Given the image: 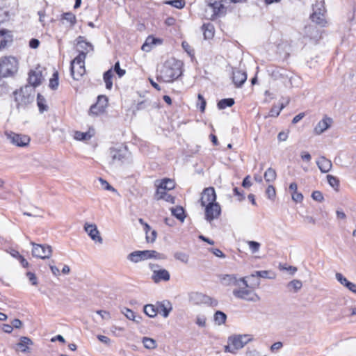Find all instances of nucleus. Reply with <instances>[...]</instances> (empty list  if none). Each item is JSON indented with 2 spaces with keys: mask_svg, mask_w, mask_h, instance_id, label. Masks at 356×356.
<instances>
[{
  "mask_svg": "<svg viewBox=\"0 0 356 356\" xmlns=\"http://www.w3.org/2000/svg\"><path fill=\"white\" fill-rule=\"evenodd\" d=\"M182 63L175 58L166 60L157 74V80L163 82H172L182 74Z\"/></svg>",
  "mask_w": 356,
  "mask_h": 356,
  "instance_id": "obj_1",
  "label": "nucleus"
},
{
  "mask_svg": "<svg viewBox=\"0 0 356 356\" xmlns=\"http://www.w3.org/2000/svg\"><path fill=\"white\" fill-rule=\"evenodd\" d=\"M35 90L33 88L26 85L22 87L19 90L13 92L15 102L17 104V108L24 107L34 100Z\"/></svg>",
  "mask_w": 356,
  "mask_h": 356,
  "instance_id": "obj_2",
  "label": "nucleus"
},
{
  "mask_svg": "<svg viewBox=\"0 0 356 356\" xmlns=\"http://www.w3.org/2000/svg\"><path fill=\"white\" fill-rule=\"evenodd\" d=\"M127 259L131 262L138 263L149 259L163 260L166 259V256L156 250H136L129 254Z\"/></svg>",
  "mask_w": 356,
  "mask_h": 356,
  "instance_id": "obj_3",
  "label": "nucleus"
},
{
  "mask_svg": "<svg viewBox=\"0 0 356 356\" xmlns=\"http://www.w3.org/2000/svg\"><path fill=\"white\" fill-rule=\"evenodd\" d=\"M243 286L233 290V295L235 298L250 302H257L260 300L259 296L253 290L248 289L249 286L245 277L240 279Z\"/></svg>",
  "mask_w": 356,
  "mask_h": 356,
  "instance_id": "obj_4",
  "label": "nucleus"
},
{
  "mask_svg": "<svg viewBox=\"0 0 356 356\" xmlns=\"http://www.w3.org/2000/svg\"><path fill=\"white\" fill-rule=\"evenodd\" d=\"M17 60L13 56L0 58V77L13 76L17 72Z\"/></svg>",
  "mask_w": 356,
  "mask_h": 356,
  "instance_id": "obj_5",
  "label": "nucleus"
},
{
  "mask_svg": "<svg viewBox=\"0 0 356 356\" xmlns=\"http://www.w3.org/2000/svg\"><path fill=\"white\" fill-rule=\"evenodd\" d=\"M77 51L79 52V55L74 59V62H81L85 60L87 54L94 50L93 45L88 42L85 37L79 36L76 39Z\"/></svg>",
  "mask_w": 356,
  "mask_h": 356,
  "instance_id": "obj_6",
  "label": "nucleus"
},
{
  "mask_svg": "<svg viewBox=\"0 0 356 356\" xmlns=\"http://www.w3.org/2000/svg\"><path fill=\"white\" fill-rule=\"evenodd\" d=\"M226 9L222 1L209 3L205 13L207 17L210 20H214L225 14Z\"/></svg>",
  "mask_w": 356,
  "mask_h": 356,
  "instance_id": "obj_7",
  "label": "nucleus"
},
{
  "mask_svg": "<svg viewBox=\"0 0 356 356\" xmlns=\"http://www.w3.org/2000/svg\"><path fill=\"white\" fill-rule=\"evenodd\" d=\"M189 301L194 305L205 304L212 307L218 305V301L211 297L200 292H192L189 294Z\"/></svg>",
  "mask_w": 356,
  "mask_h": 356,
  "instance_id": "obj_8",
  "label": "nucleus"
},
{
  "mask_svg": "<svg viewBox=\"0 0 356 356\" xmlns=\"http://www.w3.org/2000/svg\"><path fill=\"white\" fill-rule=\"evenodd\" d=\"M33 245L32 255L34 257L40 258L42 259H49L52 254L51 247L46 244H37L34 242H31Z\"/></svg>",
  "mask_w": 356,
  "mask_h": 356,
  "instance_id": "obj_9",
  "label": "nucleus"
},
{
  "mask_svg": "<svg viewBox=\"0 0 356 356\" xmlns=\"http://www.w3.org/2000/svg\"><path fill=\"white\" fill-rule=\"evenodd\" d=\"M253 340L250 334L232 335L228 337V343L232 344L234 349L239 350L243 348L247 343Z\"/></svg>",
  "mask_w": 356,
  "mask_h": 356,
  "instance_id": "obj_10",
  "label": "nucleus"
},
{
  "mask_svg": "<svg viewBox=\"0 0 356 356\" xmlns=\"http://www.w3.org/2000/svg\"><path fill=\"white\" fill-rule=\"evenodd\" d=\"M5 136L12 144L18 147H25L30 142V138L28 136L16 134L11 131H6Z\"/></svg>",
  "mask_w": 356,
  "mask_h": 356,
  "instance_id": "obj_11",
  "label": "nucleus"
},
{
  "mask_svg": "<svg viewBox=\"0 0 356 356\" xmlns=\"http://www.w3.org/2000/svg\"><path fill=\"white\" fill-rule=\"evenodd\" d=\"M108 104V98L105 95H99L97 101L95 104H92L89 110V115H98L103 113Z\"/></svg>",
  "mask_w": 356,
  "mask_h": 356,
  "instance_id": "obj_12",
  "label": "nucleus"
},
{
  "mask_svg": "<svg viewBox=\"0 0 356 356\" xmlns=\"http://www.w3.org/2000/svg\"><path fill=\"white\" fill-rule=\"evenodd\" d=\"M216 195L213 187L207 188L203 191L200 199L201 205L202 207H206L208 205L216 204Z\"/></svg>",
  "mask_w": 356,
  "mask_h": 356,
  "instance_id": "obj_13",
  "label": "nucleus"
},
{
  "mask_svg": "<svg viewBox=\"0 0 356 356\" xmlns=\"http://www.w3.org/2000/svg\"><path fill=\"white\" fill-rule=\"evenodd\" d=\"M86 72L85 60L81 62L71 61L70 73L74 80H79Z\"/></svg>",
  "mask_w": 356,
  "mask_h": 356,
  "instance_id": "obj_14",
  "label": "nucleus"
},
{
  "mask_svg": "<svg viewBox=\"0 0 356 356\" xmlns=\"http://www.w3.org/2000/svg\"><path fill=\"white\" fill-rule=\"evenodd\" d=\"M221 213V208L218 203L208 205L205 207V219L211 222L214 219H217Z\"/></svg>",
  "mask_w": 356,
  "mask_h": 356,
  "instance_id": "obj_15",
  "label": "nucleus"
},
{
  "mask_svg": "<svg viewBox=\"0 0 356 356\" xmlns=\"http://www.w3.org/2000/svg\"><path fill=\"white\" fill-rule=\"evenodd\" d=\"M84 229L92 240L95 242H98L99 243H103V239L100 236L99 232L95 224L86 223L84 225Z\"/></svg>",
  "mask_w": 356,
  "mask_h": 356,
  "instance_id": "obj_16",
  "label": "nucleus"
},
{
  "mask_svg": "<svg viewBox=\"0 0 356 356\" xmlns=\"http://www.w3.org/2000/svg\"><path fill=\"white\" fill-rule=\"evenodd\" d=\"M332 123V119L327 116H325L321 121L318 122L314 127V131L316 134L320 135L329 129Z\"/></svg>",
  "mask_w": 356,
  "mask_h": 356,
  "instance_id": "obj_17",
  "label": "nucleus"
},
{
  "mask_svg": "<svg viewBox=\"0 0 356 356\" xmlns=\"http://www.w3.org/2000/svg\"><path fill=\"white\" fill-rule=\"evenodd\" d=\"M170 275L169 272L165 269L153 270L152 279L155 283H159L161 281L167 282L170 280Z\"/></svg>",
  "mask_w": 356,
  "mask_h": 356,
  "instance_id": "obj_18",
  "label": "nucleus"
},
{
  "mask_svg": "<svg viewBox=\"0 0 356 356\" xmlns=\"http://www.w3.org/2000/svg\"><path fill=\"white\" fill-rule=\"evenodd\" d=\"M162 43V39L155 38L153 35H149L142 46V50L146 52L150 51L153 47L160 45Z\"/></svg>",
  "mask_w": 356,
  "mask_h": 356,
  "instance_id": "obj_19",
  "label": "nucleus"
},
{
  "mask_svg": "<svg viewBox=\"0 0 356 356\" xmlns=\"http://www.w3.org/2000/svg\"><path fill=\"white\" fill-rule=\"evenodd\" d=\"M42 72L40 70H31L29 73L28 82L29 86L36 87L41 84L42 82Z\"/></svg>",
  "mask_w": 356,
  "mask_h": 356,
  "instance_id": "obj_20",
  "label": "nucleus"
},
{
  "mask_svg": "<svg viewBox=\"0 0 356 356\" xmlns=\"http://www.w3.org/2000/svg\"><path fill=\"white\" fill-rule=\"evenodd\" d=\"M13 42V35L10 31L0 30V50L6 48L8 44Z\"/></svg>",
  "mask_w": 356,
  "mask_h": 356,
  "instance_id": "obj_21",
  "label": "nucleus"
},
{
  "mask_svg": "<svg viewBox=\"0 0 356 356\" xmlns=\"http://www.w3.org/2000/svg\"><path fill=\"white\" fill-rule=\"evenodd\" d=\"M247 79L245 72L241 70H234L232 72V81L236 87H241Z\"/></svg>",
  "mask_w": 356,
  "mask_h": 356,
  "instance_id": "obj_22",
  "label": "nucleus"
},
{
  "mask_svg": "<svg viewBox=\"0 0 356 356\" xmlns=\"http://www.w3.org/2000/svg\"><path fill=\"white\" fill-rule=\"evenodd\" d=\"M337 281L346 287L348 290L356 294V284L348 281L341 273H337L335 275Z\"/></svg>",
  "mask_w": 356,
  "mask_h": 356,
  "instance_id": "obj_23",
  "label": "nucleus"
},
{
  "mask_svg": "<svg viewBox=\"0 0 356 356\" xmlns=\"http://www.w3.org/2000/svg\"><path fill=\"white\" fill-rule=\"evenodd\" d=\"M316 164L323 173L328 172L332 166L330 160L327 159L325 156H321L316 161Z\"/></svg>",
  "mask_w": 356,
  "mask_h": 356,
  "instance_id": "obj_24",
  "label": "nucleus"
},
{
  "mask_svg": "<svg viewBox=\"0 0 356 356\" xmlns=\"http://www.w3.org/2000/svg\"><path fill=\"white\" fill-rule=\"evenodd\" d=\"M156 182H159V181L157 180ZM156 186L159 191H170L175 188V182L170 179L165 178L159 181V183Z\"/></svg>",
  "mask_w": 356,
  "mask_h": 356,
  "instance_id": "obj_25",
  "label": "nucleus"
},
{
  "mask_svg": "<svg viewBox=\"0 0 356 356\" xmlns=\"http://www.w3.org/2000/svg\"><path fill=\"white\" fill-rule=\"evenodd\" d=\"M32 344L33 341L30 338L27 337H21L17 346L21 352L27 353L29 352V346Z\"/></svg>",
  "mask_w": 356,
  "mask_h": 356,
  "instance_id": "obj_26",
  "label": "nucleus"
},
{
  "mask_svg": "<svg viewBox=\"0 0 356 356\" xmlns=\"http://www.w3.org/2000/svg\"><path fill=\"white\" fill-rule=\"evenodd\" d=\"M221 282L225 286H239L240 279L238 280L235 275H225L221 278Z\"/></svg>",
  "mask_w": 356,
  "mask_h": 356,
  "instance_id": "obj_27",
  "label": "nucleus"
},
{
  "mask_svg": "<svg viewBox=\"0 0 356 356\" xmlns=\"http://www.w3.org/2000/svg\"><path fill=\"white\" fill-rule=\"evenodd\" d=\"M310 18L312 22L321 26H325L326 24L324 13H318L317 8H314V12L311 15Z\"/></svg>",
  "mask_w": 356,
  "mask_h": 356,
  "instance_id": "obj_28",
  "label": "nucleus"
},
{
  "mask_svg": "<svg viewBox=\"0 0 356 356\" xmlns=\"http://www.w3.org/2000/svg\"><path fill=\"white\" fill-rule=\"evenodd\" d=\"M166 191H167L164 190L163 191H159V189H156V199L158 200H164L168 202L173 204L175 202V197L168 194Z\"/></svg>",
  "mask_w": 356,
  "mask_h": 356,
  "instance_id": "obj_29",
  "label": "nucleus"
},
{
  "mask_svg": "<svg viewBox=\"0 0 356 356\" xmlns=\"http://www.w3.org/2000/svg\"><path fill=\"white\" fill-rule=\"evenodd\" d=\"M109 156L111 158V162L115 163L120 161L124 159V155L121 150L111 147L109 149Z\"/></svg>",
  "mask_w": 356,
  "mask_h": 356,
  "instance_id": "obj_30",
  "label": "nucleus"
},
{
  "mask_svg": "<svg viewBox=\"0 0 356 356\" xmlns=\"http://www.w3.org/2000/svg\"><path fill=\"white\" fill-rule=\"evenodd\" d=\"M121 312L128 319L136 323H139L141 319L140 316H136L132 310L128 308L124 307Z\"/></svg>",
  "mask_w": 356,
  "mask_h": 356,
  "instance_id": "obj_31",
  "label": "nucleus"
},
{
  "mask_svg": "<svg viewBox=\"0 0 356 356\" xmlns=\"http://www.w3.org/2000/svg\"><path fill=\"white\" fill-rule=\"evenodd\" d=\"M113 73L112 69H110L105 72L103 75V79L105 82L106 89L111 90L113 87Z\"/></svg>",
  "mask_w": 356,
  "mask_h": 356,
  "instance_id": "obj_32",
  "label": "nucleus"
},
{
  "mask_svg": "<svg viewBox=\"0 0 356 356\" xmlns=\"http://www.w3.org/2000/svg\"><path fill=\"white\" fill-rule=\"evenodd\" d=\"M264 177L266 182H273L277 177L276 171L272 168H268L264 172Z\"/></svg>",
  "mask_w": 356,
  "mask_h": 356,
  "instance_id": "obj_33",
  "label": "nucleus"
},
{
  "mask_svg": "<svg viewBox=\"0 0 356 356\" xmlns=\"http://www.w3.org/2000/svg\"><path fill=\"white\" fill-rule=\"evenodd\" d=\"M159 310L158 307H156L153 305H147L144 307V312L149 317L153 318L155 317L159 313Z\"/></svg>",
  "mask_w": 356,
  "mask_h": 356,
  "instance_id": "obj_34",
  "label": "nucleus"
},
{
  "mask_svg": "<svg viewBox=\"0 0 356 356\" xmlns=\"http://www.w3.org/2000/svg\"><path fill=\"white\" fill-rule=\"evenodd\" d=\"M158 309L159 310V313H162V315L164 318H167L169 316L170 311L172 309V307L169 302H167V305L165 303H160L158 306Z\"/></svg>",
  "mask_w": 356,
  "mask_h": 356,
  "instance_id": "obj_35",
  "label": "nucleus"
},
{
  "mask_svg": "<svg viewBox=\"0 0 356 356\" xmlns=\"http://www.w3.org/2000/svg\"><path fill=\"white\" fill-rule=\"evenodd\" d=\"M286 286L289 291L297 292L302 288V284L300 280H293L289 282Z\"/></svg>",
  "mask_w": 356,
  "mask_h": 356,
  "instance_id": "obj_36",
  "label": "nucleus"
},
{
  "mask_svg": "<svg viewBox=\"0 0 356 356\" xmlns=\"http://www.w3.org/2000/svg\"><path fill=\"white\" fill-rule=\"evenodd\" d=\"M227 320V315L221 312V311H216L214 314V321L215 323L221 325L222 324H225Z\"/></svg>",
  "mask_w": 356,
  "mask_h": 356,
  "instance_id": "obj_37",
  "label": "nucleus"
},
{
  "mask_svg": "<svg viewBox=\"0 0 356 356\" xmlns=\"http://www.w3.org/2000/svg\"><path fill=\"white\" fill-rule=\"evenodd\" d=\"M172 214L178 220L183 222L185 219L184 210L181 207H177L171 209Z\"/></svg>",
  "mask_w": 356,
  "mask_h": 356,
  "instance_id": "obj_38",
  "label": "nucleus"
},
{
  "mask_svg": "<svg viewBox=\"0 0 356 356\" xmlns=\"http://www.w3.org/2000/svg\"><path fill=\"white\" fill-rule=\"evenodd\" d=\"M234 104V99L232 98L222 99L218 103V108L219 109H225L227 107H231Z\"/></svg>",
  "mask_w": 356,
  "mask_h": 356,
  "instance_id": "obj_39",
  "label": "nucleus"
},
{
  "mask_svg": "<svg viewBox=\"0 0 356 356\" xmlns=\"http://www.w3.org/2000/svg\"><path fill=\"white\" fill-rule=\"evenodd\" d=\"M61 19H65L70 24V26H74L76 23V17L71 12L65 13L62 15Z\"/></svg>",
  "mask_w": 356,
  "mask_h": 356,
  "instance_id": "obj_40",
  "label": "nucleus"
},
{
  "mask_svg": "<svg viewBox=\"0 0 356 356\" xmlns=\"http://www.w3.org/2000/svg\"><path fill=\"white\" fill-rule=\"evenodd\" d=\"M202 30L204 38L209 39L213 36V26L211 24H204L202 26Z\"/></svg>",
  "mask_w": 356,
  "mask_h": 356,
  "instance_id": "obj_41",
  "label": "nucleus"
},
{
  "mask_svg": "<svg viewBox=\"0 0 356 356\" xmlns=\"http://www.w3.org/2000/svg\"><path fill=\"white\" fill-rule=\"evenodd\" d=\"M46 100L44 97L40 94L38 95L37 97V104L39 108V111L41 113H43L44 111L47 110V106L45 104Z\"/></svg>",
  "mask_w": 356,
  "mask_h": 356,
  "instance_id": "obj_42",
  "label": "nucleus"
},
{
  "mask_svg": "<svg viewBox=\"0 0 356 356\" xmlns=\"http://www.w3.org/2000/svg\"><path fill=\"white\" fill-rule=\"evenodd\" d=\"M175 259L180 261L184 264H188L189 261V256L183 252H176L174 254Z\"/></svg>",
  "mask_w": 356,
  "mask_h": 356,
  "instance_id": "obj_43",
  "label": "nucleus"
},
{
  "mask_svg": "<svg viewBox=\"0 0 356 356\" xmlns=\"http://www.w3.org/2000/svg\"><path fill=\"white\" fill-rule=\"evenodd\" d=\"M327 179L328 181V184L336 191H338L339 186V180L337 177L328 175H327Z\"/></svg>",
  "mask_w": 356,
  "mask_h": 356,
  "instance_id": "obj_44",
  "label": "nucleus"
},
{
  "mask_svg": "<svg viewBox=\"0 0 356 356\" xmlns=\"http://www.w3.org/2000/svg\"><path fill=\"white\" fill-rule=\"evenodd\" d=\"M58 86V73L55 72L49 80V88L52 90H56Z\"/></svg>",
  "mask_w": 356,
  "mask_h": 356,
  "instance_id": "obj_45",
  "label": "nucleus"
},
{
  "mask_svg": "<svg viewBox=\"0 0 356 356\" xmlns=\"http://www.w3.org/2000/svg\"><path fill=\"white\" fill-rule=\"evenodd\" d=\"M91 135L88 132L76 131L74 138L77 140H88L90 139Z\"/></svg>",
  "mask_w": 356,
  "mask_h": 356,
  "instance_id": "obj_46",
  "label": "nucleus"
},
{
  "mask_svg": "<svg viewBox=\"0 0 356 356\" xmlns=\"http://www.w3.org/2000/svg\"><path fill=\"white\" fill-rule=\"evenodd\" d=\"M166 4L170 5L176 8H183L186 5L185 0H171L165 2Z\"/></svg>",
  "mask_w": 356,
  "mask_h": 356,
  "instance_id": "obj_47",
  "label": "nucleus"
},
{
  "mask_svg": "<svg viewBox=\"0 0 356 356\" xmlns=\"http://www.w3.org/2000/svg\"><path fill=\"white\" fill-rule=\"evenodd\" d=\"M143 343L144 344V346L148 349H153L156 346V341L154 339L148 337H144Z\"/></svg>",
  "mask_w": 356,
  "mask_h": 356,
  "instance_id": "obj_48",
  "label": "nucleus"
},
{
  "mask_svg": "<svg viewBox=\"0 0 356 356\" xmlns=\"http://www.w3.org/2000/svg\"><path fill=\"white\" fill-rule=\"evenodd\" d=\"M266 194L268 199L273 200L276 196V191L275 188L273 185H269L266 190Z\"/></svg>",
  "mask_w": 356,
  "mask_h": 356,
  "instance_id": "obj_49",
  "label": "nucleus"
},
{
  "mask_svg": "<svg viewBox=\"0 0 356 356\" xmlns=\"http://www.w3.org/2000/svg\"><path fill=\"white\" fill-rule=\"evenodd\" d=\"M98 180L101 183V186L103 189L113 192H116V190L112 186H111L107 181L104 180L101 177H99Z\"/></svg>",
  "mask_w": 356,
  "mask_h": 356,
  "instance_id": "obj_50",
  "label": "nucleus"
},
{
  "mask_svg": "<svg viewBox=\"0 0 356 356\" xmlns=\"http://www.w3.org/2000/svg\"><path fill=\"white\" fill-rule=\"evenodd\" d=\"M248 244L252 253L257 252L261 246L259 243L253 241H248Z\"/></svg>",
  "mask_w": 356,
  "mask_h": 356,
  "instance_id": "obj_51",
  "label": "nucleus"
},
{
  "mask_svg": "<svg viewBox=\"0 0 356 356\" xmlns=\"http://www.w3.org/2000/svg\"><path fill=\"white\" fill-rule=\"evenodd\" d=\"M114 72L118 74L119 78L122 77L125 74V70L120 68L119 61L116 62L113 66Z\"/></svg>",
  "mask_w": 356,
  "mask_h": 356,
  "instance_id": "obj_52",
  "label": "nucleus"
},
{
  "mask_svg": "<svg viewBox=\"0 0 356 356\" xmlns=\"http://www.w3.org/2000/svg\"><path fill=\"white\" fill-rule=\"evenodd\" d=\"M282 111V108H279L277 106H273L268 116L270 117H277Z\"/></svg>",
  "mask_w": 356,
  "mask_h": 356,
  "instance_id": "obj_53",
  "label": "nucleus"
},
{
  "mask_svg": "<svg viewBox=\"0 0 356 356\" xmlns=\"http://www.w3.org/2000/svg\"><path fill=\"white\" fill-rule=\"evenodd\" d=\"M312 197L314 200L319 202H321L324 199L322 193L318 191H314L312 194Z\"/></svg>",
  "mask_w": 356,
  "mask_h": 356,
  "instance_id": "obj_54",
  "label": "nucleus"
},
{
  "mask_svg": "<svg viewBox=\"0 0 356 356\" xmlns=\"http://www.w3.org/2000/svg\"><path fill=\"white\" fill-rule=\"evenodd\" d=\"M292 200L296 202H301L303 200V195L301 193H298V191H295V193H292L291 194Z\"/></svg>",
  "mask_w": 356,
  "mask_h": 356,
  "instance_id": "obj_55",
  "label": "nucleus"
},
{
  "mask_svg": "<svg viewBox=\"0 0 356 356\" xmlns=\"http://www.w3.org/2000/svg\"><path fill=\"white\" fill-rule=\"evenodd\" d=\"M26 276H27L29 280L31 282L32 285L35 286V285L38 284L37 277H36L35 275L33 273L28 272L26 273Z\"/></svg>",
  "mask_w": 356,
  "mask_h": 356,
  "instance_id": "obj_56",
  "label": "nucleus"
},
{
  "mask_svg": "<svg viewBox=\"0 0 356 356\" xmlns=\"http://www.w3.org/2000/svg\"><path fill=\"white\" fill-rule=\"evenodd\" d=\"M209 252H212L216 257L219 258H225V254L218 248H209Z\"/></svg>",
  "mask_w": 356,
  "mask_h": 356,
  "instance_id": "obj_57",
  "label": "nucleus"
},
{
  "mask_svg": "<svg viewBox=\"0 0 356 356\" xmlns=\"http://www.w3.org/2000/svg\"><path fill=\"white\" fill-rule=\"evenodd\" d=\"M157 233L155 230H152L150 234H147L146 241L147 243H154L156 238Z\"/></svg>",
  "mask_w": 356,
  "mask_h": 356,
  "instance_id": "obj_58",
  "label": "nucleus"
},
{
  "mask_svg": "<svg viewBox=\"0 0 356 356\" xmlns=\"http://www.w3.org/2000/svg\"><path fill=\"white\" fill-rule=\"evenodd\" d=\"M198 100L200 102V109L201 112H204L206 107V100L203 97V96L201 94H198L197 95Z\"/></svg>",
  "mask_w": 356,
  "mask_h": 356,
  "instance_id": "obj_59",
  "label": "nucleus"
},
{
  "mask_svg": "<svg viewBox=\"0 0 356 356\" xmlns=\"http://www.w3.org/2000/svg\"><path fill=\"white\" fill-rule=\"evenodd\" d=\"M147 106H149V103L147 99H145V100L138 102L136 104V110L139 111V110L147 108Z\"/></svg>",
  "mask_w": 356,
  "mask_h": 356,
  "instance_id": "obj_60",
  "label": "nucleus"
},
{
  "mask_svg": "<svg viewBox=\"0 0 356 356\" xmlns=\"http://www.w3.org/2000/svg\"><path fill=\"white\" fill-rule=\"evenodd\" d=\"M8 19V12L0 8V24L4 22Z\"/></svg>",
  "mask_w": 356,
  "mask_h": 356,
  "instance_id": "obj_61",
  "label": "nucleus"
},
{
  "mask_svg": "<svg viewBox=\"0 0 356 356\" xmlns=\"http://www.w3.org/2000/svg\"><path fill=\"white\" fill-rule=\"evenodd\" d=\"M283 347V343L280 341H277L272 344L270 346V351L275 353L280 350Z\"/></svg>",
  "mask_w": 356,
  "mask_h": 356,
  "instance_id": "obj_62",
  "label": "nucleus"
},
{
  "mask_svg": "<svg viewBox=\"0 0 356 356\" xmlns=\"http://www.w3.org/2000/svg\"><path fill=\"white\" fill-rule=\"evenodd\" d=\"M183 49L189 54V55H193L194 51L193 49L191 48V47L189 45V44L186 42H183L182 44Z\"/></svg>",
  "mask_w": 356,
  "mask_h": 356,
  "instance_id": "obj_63",
  "label": "nucleus"
},
{
  "mask_svg": "<svg viewBox=\"0 0 356 356\" xmlns=\"http://www.w3.org/2000/svg\"><path fill=\"white\" fill-rule=\"evenodd\" d=\"M195 323L200 327H205L206 318L204 316H199L197 317Z\"/></svg>",
  "mask_w": 356,
  "mask_h": 356,
  "instance_id": "obj_64",
  "label": "nucleus"
}]
</instances>
